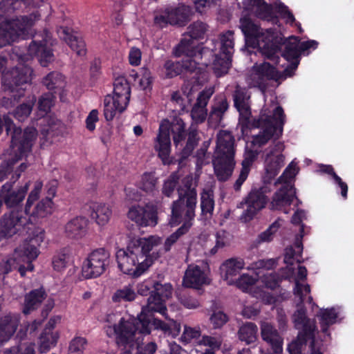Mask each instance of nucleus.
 Here are the masks:
<instances>
[{
	"label": "nucleus",
	"mask_w": 354,
	"mask_h": 354,
	"mask_svg": "<svg viewBox=\"0 0 354 354\" xmlns=\"http://www.w3.org/2000/svg\"><path fill=\"white\" fill-rule=\"evenodd\" d=\"M337 315L333 308L326 309L320 315V325L322 329L326 330L330 325L333 324Z\"/></svg>",
	"instance_id": "603ef678"
},
{
	"label": "nucleus",
	"mask_w": 354,
	"mask_h": 354,
	"mask_svg": "<svg viewBox=\"0 0 354 354\" xmlns=\"http://www.w3.org/2000/svg\"><path fill=\"white\" fill-rule=\"evenodd\" d=\"M200 335V330L191 327L185 326L180 340L184 344H187L189 343L192 339L198 338Z\"/></svg>",
	"instance_id": "338daca9"
},
{
	"label": "nucleus",
	"mask_w": 354,
	"mask_h": 354,
	"mask_svg": "<svg viewBox=\"0 0 354 354\" xmlns=\"http://www.w3.org/2000/svg\"><path fill=\"white\" fill-rule=\"evenodd\" d=\"M110 263V252L104 248L95 249L88 255L83 263V275L86 279L98 277L105 272Z\"/></svg>",
	"instance_id": "4468645a"
},
{
	"label": "nucleus",
	"mask_w": 354,
	"mask_h": 354,
	"mask_svg": "<svg viewBox=\"0 0 354 354\" xmlns=\"http://www.w3.org/2000/svg\"><path fill=\"white\" fill-rule=\"evenodd\" d=\"M30 218L24 216L22 212L12 211L5 214L0 219V239H9L29 223Z\"/></svg>",
	"instance_id": "6ab92c4d"
},
{
	"label": "nucleus",
	"mask_w": 354,
	"mask_h": 354,
	"mask_svg": "<svg viewBox=\"0 0 354 354\" xmlns=\"http://www.w3.org/2000/svg\"><path fill=\"white\" fill-rule=\"evenodd\" d=\"M234 104L239 113V122L241 131L245 132L253 129H261L259 133L253 136L252 142L262 147L270 138H279L283 134L286 123V115L283 109L277 106L272 115H268L261 111L258 118H251L252 113L249 104L250 95L243 90H236L233 95Z\"/></svg>",
	"instance_id": "f257e3e1"
},
{
	"label": "nucleus",
	"mask_w": 354,
	"mask_h": 354,
	"mask_svg": "<svg viewBox=\"0 0 354 354\" xmlns=\"http://www.w3.org/2000/svg\"><path fill=\"white\" fill-rule=\"evenodd\" d=\"M201 208L203 214H212L214 208V201L213 197L207 194L203 193L201 197Z\"/></svg>",
	"instance_id": "13d9d810"
},
{
	"label": "nucleus",
	"mask_w": 354,
	"mask_h": 354,
	"mask_svg": "<svg viewBox=\"0 0 354 354\" xmlns=\"http://www.w3.org/2000/svg\"><path fill=\"white\" fill-rule=\"evenodd\" d=\"M156 184L157 178L154 172H145L142 175L138 186L142 190L152 193L156 189Z\"/></svg>",
	"instance_id": "49530a36"
},
{
	"label": "nucleus",
	"mask_w": 354,
	"mask_h": 354,
	"mask_svg": "<svg viewBox=\"0 0 354 354\" xmlns=\"http://www.w3.org/2000/svg\"><path fill=\"white\" fill-rule=\"evenodd\" d=\"M33 104L34 102H31L18 106L12 113L13 116L19 121H24L30 115L32 110Z\"/></svg>",
	"instance_id": "864d4df0"
},
{
	"label": "nucleus",
	"mask_w": 354,
	"mask_h": 354,
	"mask_svg": "<svg viewBox=\"0 0 354 354\" xmlns=\"http://www.w3.org/2000/svg\"><path fill=\"white\" fill-rule=\"evenodd\" d=\"M88 225V220L86 217L75 216L64 225V234L71 239H81L87 234Z\"/></svg>",
	"instance_id": "a878e982"
},
{
	"label": "nucleus",
	"mask_w": 354,
	"mask_h": 354,
	"mask_svg": "<svg viewBox=\"0 0 354 354\" xmlns=\"http://www.w3.org/2000/svg\"><path fill=\"white\" fill-rule=\"evenodd\" d=\"M55 320L50 319L39 337V347L42 352H46L55 346L59 338L57 332L53 331Z\"/></svg>",
	"instance_id": "7c9ffc66"
},
{
	"label": "nucleus",
	"mask_w": 354,
	"mask_h": 354,
	"mask_svg": "<svg viewBox=\"0 0 354 354\" xmlns=\"http://www.w3.org/2000/svg\"><path fill=\"white\" fill-rule=\"evenodd\" d=\"M46 297V294L43 288L30 291L26 295L23 313L26 315L30 313L32 310L40 306Z\"/></svg>",
	"instance_id": "f704fd0d"
},
{
	"label": "nucleus",
	"mask_w": 354,
	"mask_h": 354,
	"mask_svg": "<svg viewBox=\"0 0 354 354\" xmlns=\"http://www.w3.org/2000/svg\"><path fill=\"white\" fill-rule=\"evenodd\" d=\"M229 105L226 99H223L216 104L210 112V116H216V118L221 120L224 113L228 109Z\"/></svg>",
	"instance_id": "0e129e2a"
},
{
	"label": "nucleus",
	"mask_w": 354,
	"mask_h": 354,
	"mask_svg": "<svg viewBox=\"0 0 354 354\" xmlns=\"http://www.w3.org/2000/svg\"><path fill=\"white\" fill-rule=\"evenodd\" d=\"M57 33L62 39L66 41L70 48L75 51L77 55L84 56L86 55V49L84 41L75 35H71L66 27H60Z\"/></svg>",
	"instance_id": "c756f323"
},
{
	"label": "nucleus",
	"mask_w": 354,
	"mask_h": 354,
	"mask_svg": "<svg viewBox=\"0 0 354 354\" xmlns=\"http://www.w3.org/2000/svg\"><path fill=\"white\" fill-rule=\"evenodd\" d=\"M3 125L7 134L10 136V149L6 160L8 169L31 153L37 137V131L32 127L23 131L21 127H16L12 119L4 115L3 118L0 117V135L3 132Z\"/></svg>",
	"instance_id": "20e7f679"
},
{
	"label": "nucleus",
	"mask_w": 354,
	"mask_h": 354,
	"mask_svg": "<svg viewBox=\"0 0 354 354\" xmlns=\"http://www.w3.org/2000/svg\"><path fill=\"white\" fill-rule=\"evenodd\" d=\"M174 121L175 117H174L172 121L165 119L161 122L158 134L154 142V149L158 151V156L165 165H169L173 162L169 157L171 150L170 132L172 133L174 143L177 145V134L174 130Z\"/></svg>",
	"instance_id": "dca6fc26"
},
{
	"label": "nucleus",
	"mask_w": 354,
	"mask_h": 354,
	"mask_svg": "<svg viewBox=\"0 0 354 354\" xmlns=\"http://www.w3.org/2000/svg\"><path fill=\"white\" fill-rule=\"evenodd\" d=\"M53 206V201L49 196H46L45 198L38 202L32 210H31L30 207V213L26 214L32 216L44 218L52 214Z\"/></svg>",
	"instance_id": "ea45409f"
},
{
	"label": "nucleus",
	"mask_w": 354,
	"mask_h": 354,
	"mask_svg": "<svg viewBox=\"0 0 354 354\" xmlns=\"http://www.w3.org/2000/svg\"><path fill=\"white\" fill-rule=\"evenodd\" d=\"M127 217L140 227H154L158 224V207L148 203L145 207L133 205L127 213Z\"/></svg>",
	"instance_id": "aec40b11"
},
{
	"label": "nucleus",
	"mask_w": 354,
	"mask_h": 354,
	"mask_svg": "<svg viewBox=\"0 0 354 354\" xmlns=\"http://www.w3.org/2000/svg\"><path fill=\"white\" fill-rule=\"evenodd\" d=\"M240 24L248 46L257 47L266 59L277 58L275 53L279 49L281 41L279 32L271 28L263 30L248 17L241 19Z\"/></svg>",
	"instance_id": "39448f33"
},
{
	"label": "nucleus",
	"mask_w": 354,
	"mask_h": 354,
	"mask_svg": "<svg viewBox=\"0 0 354 354\" xmlns=\"http://www.w3.org/2000/svg\"><path fill=\"white\" fill-rule=\"evenodd\" d=\"M285 157L283 154H278L274 157L266 156L265 160V178L270 181L277 176L284 165Z\"/></svg>",
	"instance_id": "72a5a7b5"
},
{
	"label": "nucleus",
	"mask_w": 354,
	"mask_h": 354,
	"mask_svg": "<svg viewBox=\"0 0 354 354\" xmlns=\"http://www.w3.org/2000/svg\"><path fill=\"white\" fill-rule=\"evenodd\" d=\"M88 341L83 337H75L71 339L68 346V354H83Z\"/></svg>",
	"instance_id": "8fccbe9b"
},
{
	"label": "nucleus",
	"mask_w": 354,
	"mask_h": 354,
	"mask_svg": "<svg viewBox=\"0 0 354 354\" xmlns=\"http://www.w3.org/2000/svg\"><path fill=\"white\" fill-rule=\"evenodd\" d=\"M202 48L185 47L183 50H180L179 57L182 55L184 56L180 60V64L178 61L180 73H193L198 68V61L202 59Z\"/></svg>",
	"instance_id": "393cba45"
},
{
	"label": "nucleus",
	"mask_w": 354,
	"mask_h": 354,
	"mask_svg": "<svg viewBox=\"0 0 354 354\" xmlns=\"http://www.w3.org/2000/svg\"><path fill=\"white\" fill-rule=\"evenodd\" d=\"M210 321L214 328H220L228 321V317L222 311H215L211 315Z\"/></svg>",
	"instance_id": "69168bd1"
},
{
	"label": "nucleus",
	"mask_w": 354,
	"mask_h": 354,
	"mask_svg": "<svg viewBox=\"0 0 354 354\" xmlns=\"http://www.w3.org/2000/svg\"><path fill=\"white\" fill-rule=\"evenodd\" d=\"M220 50L215 54L213 61V70L218 77L226 75L232 66V56L234 53V32L227 30L220 35Z\"/></svg>",
	"instance_id": "f8f14e48"
},
{
	"label": "nucleus",
	"mask_w": 354,
	"mask_h": 354,
	"mask_svg": "<svg viewBox=\"0 0 354 354\" xmlns=\"http://www.w3.org/2000/svg\"><path fill=\"white\" fill-rule=\"evenodd\" d=\"M244 266L245 263L242 259L231 258L227 259L220 267L222 278L229 285L234 284L236 279L234 277L239 274Z\"/></svg>",
	"instance_id": "bb28decb"
},
{
	"label": "nucleus",
	"mask_w": 354,
	"mask_h": 354,
	"mask_svg": "<svg viewBox=\"0 0 354 354\" xmlns=\"http://www.w3.org/2000/svg\"><path fill=\"white\" fill-rule=\"evenodd\" d=\"M131 95V88L128 81L123 77H118L114 82L113 95L111 97L120 101L124 107H127Z\"/></svg>",
	"instance_id": "2f4dec72"
},
{
	"label": "nucleus",
	"mask_w": 354,
	"mask_h": 354,
	"mask_svg": "<svg viewBox=\"0 0 354 354\" xmlns=\"http://www.w3.org/2000/svg\"><path fill=\"white\" fill-rule=\"evenodd\" d=\"M196 204V185L192 177L188 176L178 186V237L187 234L193 226Z\"/></svg>",
	"instance_id": "0eeeda50"
},
{
	"label": "nucleus",
	"mask_w": 354,
	"mask_h": 354,
	"mask_svg": "<svg viewBox=\"0 0 354 354\" xmlns=\"http://www.w3.org/2000/svg\"><path fill=\"white\" fill-rule=\"evenodd\" d=\"M40 17L37 11L28 16L8 20L0 25V48L19 39L28 37L30 35L31 28Z\"/></svg>",
	"instance_id": "6e6552de"
},
{
	"label": "nucleus",
	"mask_w": 354,
	"mask_h": 354,
	"mask_svg": "<svg viewBox=\"0 0 354 354\" xmlns=\"http://www.w3.org/2000/svg\"><path fill=\"white\" fill-rule=\"evenodd\" d=\"M297 174L295 167L290 163L279 176L278 181L285 183L273 195L270 203L272 210H282L289 207L293 199L296 198V190L293 185L286 183Z\"/></svg>",
	"instance_id": "ddd939ff"
},
{
	"label": "nucleus",
	"mask_w": 354,
	"mask_h": 354,
	"mask_svg": "<svg viewBox=\"0 0 354 354\" xmlns=\"http://www.w3.org/2000/svg\"><path fill=\"white\" fill-rule=\"evenodd\" d=\"M305 292L306 294H309L310 292V287L308 284L303 285L299 283V281H295V288H294V294L295 296L298 297L299 299V304L301 306L297 308H300L301 307H304L302 304L305 300V295L304 294Z\"/></svg>",
	"instance_id": "052dcab7"
},
{
	"label": "nucleus",
	"mask_w": 354,
	"mask_h": 354,
	"mask_svg": "<svg viewBox=\"0 0 354 354\" xmlns=\"http://www.w3.org/2000/svg\"><path fill=\"white\" fill-rule=\"evenodd\" d=\"M55 41L52 39L50 33L44 30L43 35H36L34 39L28 46V55H21L19 59L21 62H28L35 56L40 64L46 67L54 60L52 46Z\"/></svg>",
	"instance_id": "9b49d317"
},
{
	"label": "nucleus",
	"mask_w": 354,
	"mask_h": 354,
	"mask_svg": "<svg viewBox=\"0 0 354 354\" xmlns=\"http://www.w3.org/2000/svg\"><path fill=\"white\" fill-rule=\"evenodd\" d=\"M153 313H159L166 319H169V317L167 315V308L165 300H163L160 295H156L151 292L147 299V304L142 308L138 321H136V323H135L136 326L139 328V333H150L149 324L152 320L150 314Z\"/></svg>",
	"instance_id": "f3484780"
},
{
	"label": "nucleus",
	"mask_w": 354,
	"mask_h": 354,
	"mask_svg": "<svg viewBox=\"0 0 354 354\" xmlns=\"http://www.w3.org/2000/svg\"><path fill=\"white\" fill-rule=\"evenodd\" d=\"M177 186V174L173 172L169 178L165 182L162 187V193L169 197Z\"/></svg>",
	"instance_id": "e2e57ef3"
},
{
	"label": "nucleus",
	"mask_w": 354,
	"mask_h": 354,
	"mask_svg": "<svg viewBox=\"0 0 354 354\" xmlns=\"http://www.w3.org/2000/svg\"><path fill=\"white\" fill-rule=\"evenodd\" d=\"M136 297V293L133 286L128 285L117 290L112 297V300L114 302L132 301Z\"/></svg>",
	"instance_id": "c03bdc74"
},
{
	"label": "nucleus",
	"mask_w": 354,
	"mask_h": 354,
	"mask_svg": "<svg viewBox=\"0 0 354 354\" xmlns=\"http://www.w3.org/2000/svg\"><path fill=\"white\" fill-rule=\"evenodd\" d=\"M194 12L192 6L178 3V26H183L189 21Z\"/></svg>",
	"instance_id": "3c124183"
},
{
	"label": "nucleus",
	"mask_w": 354,
	"mask_h": 354,
	"mask_svg": "<svg viewBox=\"0 0 354 354\" xmlns=\"http://www.w3.org/2000/svg\"><path fill=\"white\" fill-rule=\"evenodd\" d=\"M257 16L263 20L272 21L277 20L274 8L272 4L265 3L256 8Z\"/></svg>",
	"instance_id": "09e8293b"
},
{
	"label": "nucleus",
	"mask_w": 354,
	"mask_h": 354,
	"mask_svg": "<svg viewBox=\"0 0 354 354\" xmlns=\"http://www.w3.org/2000/svg\"><path fill=\"white\" fill-rule=\"evenodd\" d=\"M32 7H37L41 5L42 0H3L0 2V12H11L17 10L21 3Z\"/></svg>",
	"instance_id": "a19ab883"
},
{
	"label": "nucleus",
	"mask_w": 354,
	"mask_h": 354,
	"mask_svg": "<svg viewBox=\"0 0 354 354\" xmlns=\"http://www.w3.org/2000/svg\"><path fill=\"white\" fill-rule=\"evenodd\" d=\"M154 291L152 292L156 295H160L163 300L165 299H168L171 295V286L169 283L161 284L159 283H156L153 285Z\"/></svg>",
	"instance_id": "680f3d73"
},
{
	"label": "nucleus",
	"mask_w": 354,
	"mask_h": 354,
	"mask_svg": "<svg viewBox=\"0 0 354 354\" xmlns=\"http://www.w3.org/2000/svg\"><path fill=\"white\" fill-rule=\"evenodd\" d=\"M320 171L322 173L327 174L330 175L333 180H335V183L338 185V186L341 189V195L344 198H347V194H348V185L347 184L342 180V179L335 172L333 167L332 165H322L320 166Z\"/></svg>",
	"instance_id": "a18cd8bd"
},
{
	"label": "nucleus",
	"mask_w": 354,
	"mask_h": 354,
	"mask_svg": "<svg viewBox=\"0 0 354 354\" xmlns=\"http://www.w3.org/2000/svg\"><path fill=\"white\" fill-rule=\"evenodd\" d=\"M279 227L280 223L279 221H274L269 226L268 229L259 234L257 242L258 243H261L263 242L271 241L273 239V235L277 232Z\"/></svg>",
	"instance_id": "6e6d98bb"
},
{
	"label": "nucleus",
	"mask_w": 354,
	"mask_h": 354,
	"mask_svg": "<svg viewBox=\"0 0 354 354\" xmlns=\"http://www.w3.org/2000/svg\"><path fill=\"white\" fill-rule=\"evenodd\" d=\"M154 24L160 28L177 24V7L168 6L154 17Z\"/></svg>",
	"instance_id": "e433bc0d"
},
{
	"label": "nucleus",
	"mask_w": 354,
	"mask_h": 354,
	"mask_svg": "<svg viewBox=\"0 0 354 354\" xmlns=\"http://www.w3.org/2000/svg\"><path fill=\"white\" fill-rule=\"evenodd\" d=\"M111 215L112 209L107 204L98 203L92 206L91 217L99 225L104 226L107 224Z\"/></svg>",
	"instance_id": "c9c22d12"
},
{
	"label": "nucleus",
	"mask_w": 354,
	"mask_h": 354,
	"mask_svg": "<svg viewBox=\"0 0 354 354\" xmlns=\"http://www.w3.org/2000/svg\"><path fill=\"white\" fill-rule=\"evenodd\" d=\"M207 277L198 266H189L187 269L183 284L187 288H198L206 283Z\"/></svg>",
	"instance_id": "c85d7f7f"
},
{
	"label": "nucleus",
	"mask_w": 354,
	"mask_h": 354,
	"mask_svg": "<svg viewBox=\"0 0 354 354\" xmlns=\"http://www.w3.org/2000/svg\"><path fill=\"white\" fill-rule=\"evenodd\" d=\"M266 193L267 188L265 187L252 188L237 205L238 208H243L245 205L246 207L241 215L240 218L242 221L245 223L250 221L259 211L266 207L268 202Z\"/></svg>",
	"instance_id": "2eb2a0df"
},
{
	"label": "nucleus",
	"mask_w": 354,
	"mask_h": 354,
	"mask_svg": "<svg viewBox=\"0 0 354 354\" xmlns=\"http://www.w3.org/2000/svg\"><path fill=\"white\" fill-rule=\"evenodd\" d=\"M32 74L33 71L28 64L20 63L3 75V82L13 92L15 87L30 82Z\"/></svg>",
	"instance_id": "412c9836"
},
{
	"label": "nucleus",
	"mask_w": 354,
	"mask_h": 354,
	"mask_svg": "<svg viewBox=\"0 0 354 354\" xmlns=\"http://www.w3.org/2000/svg\"><path fill=\"white\" fill-rule=\"evenodd\" d=\"M43 187V183L40 180H37L35 183L34 188L30 192L26 206H25V212L26 213H30V208L32 207L33 203L39 198V194L41 191Z\"/></svg>",
	"instance_id": "5fc2aeb1"
},
{
	"label": "nucleus",
	"mask_w": 354,
	"mask_h": 354,
	"mask_svg": "<svg viewBox=\"0 0 354 354\" xmlns=\"http://www.w3.org/2000/svg\"><path fill=\"white\" fill-rule=\"evenodd\" d=\"M138 328L134 322L120 318L118 324L107 327L106 333L109 337L116 336L118 346H124V351L122 354H132L131 349L139 347L137 341L140 337H136Z\"/></svg>",
	"instance_id": "9d476101"
},
{
	"label": "nucleus",
	"mask_w": 354,
	"mask_h": 354,
	"mask_svg": "<svg viewBox=\"0 0 354 354\" xmlns=\"http://www.w3.org/2000/svg\"><path fill=\"white\" fill-rule=\"evenodd\" d=\"M207 30V25L202 21H196L190 24L187 31L183 34V37L178 43V57L180 50L185 47L202 48L199 46L198 40L203 39Z\"/></svg>",
	"instance_id": "4be33fe9"
},
{
	"label": "nucleus",
	"mask_w": 354,
	"mask_h": 354,
	"mask_svg": "<svg viewBox=\"0 0 354 354\" xmlns=\"http://www.w3.org/2000/svg\"><path fill=\"white\" fill-rule=\"evenodd\" d=\"M104 115L106 120L111 121L116 114L122 113L127 107H122L120 101L111 97V95H106L104 100Z\"/></svg>",
	"instance_id": "58836bf2"
},
{
	"label": "nucleus",
	"mask_w": 354,
	"mask_h": 354,
	"mask_svg": "<svg viewBox=\"0 0 354 354\" xmlns=\"http://www.w3.org/2000/svg\"><path fill=\"white\" fill-rule=\"evenodd\" d=\"M44 233L41 230H37L35 236L26 239L15 250V257L20 261L27 263V269L32 272L34 266L32 262L35 260L39 254L38 246L44 241Z\"/></svg>",
	"instance_id": "a211bd4d"
},
{
	"label": "nucleus",
	"mask_w": 354,
	"mask_h": 354,
	"mask_svg": "<svg viewBox=\"0 0 354 354\" xmlns=\"http://www.w3.org/2000/svg\"><path fill=\"white\" fill-rule=\"evenodd\" d=\"M234 138L227 131H221L217 136L216 147L212 162L214 174L220 182L227 181L232 175L234 160Z\"/></svg>",
	"instance_id": "423d86ee"
},
{
	"label": "nucleus",
	"mask_w": 354,
	"mask_h": 354,
	"mask_svg": "<svg viewBox=\"0 0 354 354\" xmlns=\"http://www.w3.org/2000/svg\"><path fill=\"white\" fill-rule=\"evenodd\" d=\"M69 260V253L67 249L64 248L57 252L53 258L52 264L54 270L61 272L64 270Z\"/></svg>",
	"instance_id": "de8ad7c7"
},
{
	"label": "nucleus",
	"mask_w": 354,
	"mask_h": 354,
	"mask_svg": "<svg viewBox=\"0 0 354 354\" xmlns=\"http://www.w3.org/2000/svg\"><path fill=\"white\" fill-rule=\"evenodd\" d=\"M292 320L299 333L297 339L288 344L287 350L289 354H301L302 346L315 338V322L308 317L306 308L303 306L294 313Z\"/></svg>",
	"instance_id": "1a4fd4ad"
},
{
	"label": "nucleus",
	"mask_w": 354,
	"mask_h": 354,
	"mask_svg": "<svg viewBox=\"0 0 354 354\" xmlns=\"http://www.w3.org/2000/svg\"><path fill=\"white\" fill-rule=\"evenodd\" d=\"M281 38L279 49L276 52V59H269L273 64L277 65L279 62L280 57L279 53L281 52L282 46H284V50L281 53V56L288 62L292 60H299L300 55L302 51L300 50L299 39L297 37H290L288 39L285 38L281 33H280Z\"/></svg>",
	"instance_id": "b1692460"
},
{
	"label": "nucleus",
	"mask_w": 354,
	"mask_h": 354,
	"mask_svg": "<svg viewBox=\"0 0 354 354\" xmlns=\"http://www.w3.org/2000/svg\"><path fill=\"white\" fill-rule=\"evenodd\" d=\"M214 93V89L209 88L201 91L193 106L190 115L193 122L186 129L185 124L178 118V144L186 140L185 147L181 150L178 158V165L189 157L199 142L198 124L204 122L207 115V105Z\"/></svg>",
	"instance_id": "7ed1b4c3"
},
{
	"label": "nucleus",
	"mask_w": 354,
	"mask_h": 354,
	"mask_svg": "<svg viewBox=\"0 0 354 354\" xmlns=\"http://www.w3.org/2000/svg\"><path fill=\"white\" fill-rule=\"evenodd\" d=\"M261 281L266 288L270 290H274L279 286L278 277L275 274H264Z\"/></svg>",
	"instance_id": "774afa93"
},
{
	"label": "nucleus",
	"mask_w": 354,
	"mask_h": 354,
	"mask_svg": "<svg viewBox=\"0 0 354 354\" xmlns=\"http://www.w3.org/2000/svg\"><path fill=\"white\" fill-rule=\"evenodd\" d=\"M54 96L52 93H48L42 95L38 102L39 111L44 113L48 112L53 105Z\"/></svg>",
	"instance_id": "bf43d9fd"
},
{
	"label": "nucleus",
	"mask_w": 354,
	"mask_h": 354,
	"mask_svg": "<svg viewBox=\"0 0 354 354\" xmlns=\"http://www.w3.org/2000/svg\"><path fill=\"white\" fill-rule=\"evenodd\" d=\"M257 281V278L247 274H243L238 279H235L234 284H236V286L243 292H247L256 283Z\"/></svg>",
	"instance_id": "4d7b16f0"
},
{
	"label": "nucleus",
	"mask_w": 354,
	"mask_h": 354,
	"mask_svg": "<svg viewBox=\"0 0 354 354\" xmlns=\"http://www.w3.org/2000/svg\"><path fill=\"white\" fill-rule=\"evenodd\" d=\"M257 326L252 322H246L243 324L239 331V339L247 344L253 343L257 339Z\"/></svg>",
	"instance_id": "79ce46f5"
},
{
	"label": "nucleus",
	"mask_w": 354,
	"mask_h": 354,
	"mask_svg": "<svg viewBox=\"0 0 354 354\" xmlns=\"http://www.w3.org/2000/svg\"><path fill=\"white\" fill-rule=\"evenodd\" d=\"M262 339L271 346L274 354L281 353L283 348V339L278 330L270 324L264 322L261 326Z\"/></svg>",
	"instance_id": "cd10ccee"
},
{
	"label": "nucleus",
	"mask_w": 354,
	"mask_h": 354,
	"mask_svg": "<svg viewBox=\"0 0 354 354\" xmlns=\"http://www.w3.org/2000/svg\"><path fill=\"white\" fill-rule=\"evenodd\" d=\"M43 84L50 91L62 89L65 85V80L61 73L51 72L43 79Z\"/></svg>",
	"instance_id": "37998d69"
},
{
	"label": "nucleus",
	"mask_w": 354,
	"mask_h": 354,
	"mask_svg": "<svg viewBox=\"0 0 354 354\" xmlns=\"http://www.w3.org/2000/svg\"><path fill=\"white\" fill-rule=\"evenodd\" d=\"M254 69L257 80V86L263 92L268 88V81H278L283 77V74L276 67L267 62L254 66Z\"/></svg>",
	"instance_id": "5701e85b"
},
{
	"label": "nucleus",
	"mask_w": 354,
	"mask_h": 354,
	"mask_svg": "<svg viewBox=\"0 0 354 354\" xmlns=\"http://www.w3.org/2000/svg\"><path fill=\"white\" fill-rule=\"evenodd\" d=\"M161 243L162 239L157 235L132 239L126 250L121 249L117 252L119 268L124 274L133 277H140L151 265L149 253Z\"/></svg>",
	"instance_id": "f03ea898"
},
{
	"label": "nucleus",
	"mask_w": 354,
	"mask_h": 354,
	"mask_svg": "<svg viewBox=\"0 0 354 354\" xmlns=\"http://www.w3.org/2000/svg\"><path fill=\"white\" fill-rule=\"evenodd\" d=\"M256 156L252 153H250L247 156L244 158L241 162V169L239 174V176L236 180L235 181L233 188L235 192H239L241 189L242 185L247 180L248 175L250 174L251 167L252 163L254 162Z\"/></svg>",
	"instance_id": "4c0bfd02"
},
{
	"label": "nucleus",
	"mask_w": 354,
	"mask_h": 354,
	"mask_svg": "<svg viewBox=\"0 0 354 354\" xmlns=\"http://www.w3.org/2000/svg\"><path fill=\"white\" fill-rule=\"evenodd\" d=\"M19 323L17 315H6L0 319V342L7 341L15 333Z\"/></svg>",
	"instance_id": "473e14b6"
}]
</instances>
